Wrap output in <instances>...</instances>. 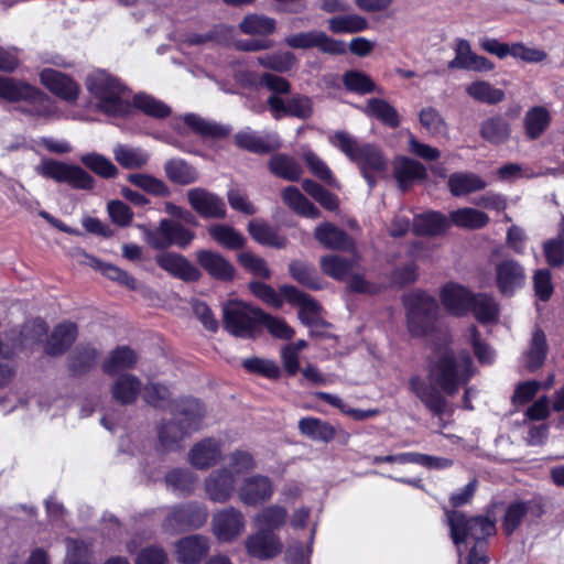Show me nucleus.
I'll use <instances>...</instances> for the list:
<instances>
[{"mask_svg": "<svg viewBox=\"0 0 564 564\" xmlns=\"http://www.w3.org/2000/svg\"><path fill=\"white\" fill-rule=\"evenodd\" d=\"M474 375L473 359L468 352L455 355L443 351L430 367V383L419 376L409 380V388L424 406L436 416H442L447 409V401L441 391L448 395L457 393Z\"/></svg>", "mask_w": 564, "mask_h": 564, "instance_id": "nucleus-1", "label": "nucleus"}, {"mask_svg": "<svg viewBox=\"0 0 564 564\" xmlns=\"http://www.w3.org/2000/svg\"><path fill=\"white\" fill-rule=\"evenodd\" d=\"M329 140L357 165L370 189L377 185L378 178L386 175L389 160L378 145L359 142L345 131H336Z\"/></svg>", "mask_w": 564, "mask_h": 564, "instance_id": "nucleus-2", "label": "nucleus"}, {"mask_svg": "<svg viewBox=\"0 0 564 564\" xmlns=\"http://www.w3.org/2000/svg\"><path fill=\"white\" fill-rule=\"evenodd\" d=\"M206 410L204 404L193 398H183L172 410V420L162 424L158 431L159 448L172 452L182 448V442L199 430Z\"/></svg>", "mask_w": 564, "mask_h": 564, "instance_id": "nucleus-3", "label": "nucleus"}, {"mask_svg": "<svg viewBox=\"0 0 564 564\" xmlns=\"http://www.w3.org/2000/svg\"><path fill=\"white\" fill-rule=\"evenodd\" d=\"M451 538L460 553V545L473 542L468 555L487 557V538L496 534L495 521L482 517H467L465 513L445 508Z\"/></svg>", "mask_w": 564, "mask_h": 564, "instance_id": "nucleus-4", "label": "nucleus"}, {"mask_svg": "<svg viewBox=\"0 0 564 564\" xmlns=\"http://www.w3.org/2000/svg\"><path fill=\"white\" fill-rule=\"evenodd\" d=\"M86 87L97 100L96 106L101 112L115 117H124L131 112L127 86L108 72H91L86 78Z\"/></svg>", "mask_w": 564, "mask_h": 564, "instance_id": "nucleus-5", "label": "nucleus"}, {"mask_svg": "<svg viewBox=\"0 0 564 564\" xmlns=\"http://www.w3.org/2000/svg\"><path fill=\"white\" fill-rule=\"evenodd\" d=\"M408 311V329L421 337L433 332L438 314L437 301L423 291H415L404 299Z\"/></svg>", "mask_w": 564, "mask_h": 564, "instance_id": "nucleus-6", "label": "nucleus"}, {"mask_svg": "<svg viewBox=\"0 0 564 564\" xmlns=\"http://www.w3.org/2000/svg\"><path fill=\"white\" fill-rule=\"evenodd\" d=\"M261 311L246 302L229 300L223 304L224 328L235 337H253L259 326Z\"/></svg>", "mask_w": 564, "mask_h": 564, "instance_id": "nucleus-7", "label": "nucleus"}, {"mask_svg": "<svg viewBox=\"0 0 564 564\" xmlns=\"http://www.w3.org/2000/svg\"><path fill=\"white\" fill-rule=\"evenodd\" d=\"M35 172L44 178L66 183L75 189L91 191L96 185L94 176L82 166L54 159L41 160Z\"/></svg>", "mask_w": 564, "mask_h": 564, "instance_id": "nucleus-8", "label": "nucleus"}, {"mask_svg": "<svg viewBox=\"0 0 564 564\" xmlns=\"http://www.w3.org/2000/svg\"><path fill=\"white\" fill-rule=\"evenodd\" d=\"M522 263L513 258H501L494 263V285L502 297L511 299L527 284Z\"/></svg>", "mask_w": 564, "mask_h": 564, "instance_id": "nucleus-9", "label": "nucleus"}, {"mask_svg": "<svg viewBox=\"0 0 564 564\" xmlns=\"http://www.w3.org/2000/svg\"><path fill=\"white\" fill-rule=\"evenodd\" d=\"M194 238V231L166 218L162 219L155 229H144V239L154 249H165L172 245L184 249Z\"/></svg>", "mask_w": 564, "mask_h": 564, "instance_id": "nucleus-10", "label": "nucleus"}, {"mask_svg": "<svg viewBox=\"0 0 564 564\" xmlns=\"http://www.w3.org/2000/svg\"><path fill=\"white\" fill-rule=\"evenodd\" d=\"M207 518L206 507L192 501L172 507L163 521V527L166 531L182 532L203 527Z\"/></svg>", "mask_w": 564, "mask_h": 564, "instance_id": "nucleus-11", "label": "nucleus"}, {"mask_svg": "<svg viewBox=\"0 0 564 564\" xmlns=\"http://www.w3.org/2000/svg\"><path fill=\"white\" fill-rule=\"evenodd\" d=\"M280 291L290 304L300 307L299 318L305 326L312 328L311 335L321 334L314 328L329 326V324L319 316L322 306L311 295L300 291L293 285H283L280 288Z\"/></svg>", "mask_w": 564, "mask_h": 564, "instance_id": "nucleus-12", "label": "nucleus"}, {"mask_svg": "<svg viewBox=\"0 0 564 564\" xmlns=\"http://www.w3.org/2000/svg\"><path fill=\"white\" fill-rule=\"evenodd\" d=\"M284 43L295 50L318 48L322 53L339 55L346 52L343 41L329 37L322 31L301 32L286 36Z\"/></svg>", "mask_w": 564, "mask_h": 564, "instance_id": "nucleus-13", "label": "nucleus"}, {"mask_svg": "<svg viewBox=\"0 0 564 564\" xmlns=\"http://www.w3.org/2000/svg\"><path fill=\"white\" fill-rule=\"evenodd\" d=\"M212 525L219 541L231 542L243 533L246 521L240 510L228 507L213 516Z\"/></svg>", "mask_w": 564, "mask_h": 564, "instance_id": "nucleus-14", "label": "nucleus"}, {"mask_svg": "<svg viewBox=\"0 0 564 564\" xmlns=\"http://www.w3.org/2000/svg\"><path fill=\"white\" fill-rule=\"evenodd\" d=\"M267 102L274 119H281L283 116L308 119L313 115L312 99L305 95L296 94L288 100L270 95Z\"/></svg>", "mask_w": 564, "mask_h": 564, "instance_id": "nucleus-15", "label": "nucleus"}, {"mask_svg": "<svg viewBox=\"0 0 564 564\" xmlns=\"http://www.w3.org/2000/svg\"><path fill=\"white\" fill-rule=\"evenodd\" d=\"M543 506L540 501L532 500H514L506 508L501 528L507 535H511L522 522L529 518H540L543 514Z\"/></svg>", "mask_w": 564, "mask_h": 564, "instance_id": "nucleus-16", "label": "nucleus"}, {"mask_svg": "<svg viewBox=\"0 0 564 564\" xmlns=\"http://www.w3.org/2000/svg\"><path fill=\"white\" fill-rule=\"evenodd\" d=\"M187 199L191 207L204 218L226 217V205L223 198L205 188H191L187 192Z\"/></svg>", "mask_w": 564, "mask_h": 564, "instance_id": "nucleus-17", "label": "nucleus"}, {"mask_svg": "<svg viewBox=\"0 0 564 564\" xmlns=\"http://www.w3.org/2000/svg\"><path fill=\"white\" fill-rule=\"evenodd\" d=\"M273 491V484L268 476L253 475L243 479L238 497L246 506L256 507L270 500Z\"/></svg>", "mask_w": 564, "mask_h": 564, "instance_id": "nucleus-18", "label": "nucleus"}, {"mask_svg": "<svg viewBox=\"0 0 564 564\" xmlns=\"http://www.w3.org/2000/svg\"><path fill=\"white\" fill-rule=\"evenodd\" d=\"M73 257L79 264L88 265L97 271H100L108 279L118 282L119 284L128 288L129 290H135L138 288L137 280L127 271L111 263H105L99 259L89 256L83 249H75L73 252Z\"/></svg>", "mask_w": 564, "mask_h": 564, "instance_id": "nucleus-19", "label": "nucleus"}, {"mask_svg": "<svg viewBox=\"0 0 564 564\" xmlns=\"http://www.w3.org/2000/svg\"><path fill=\"white\" fill-rule=\"evenodd\" d=\"M156 264L171 275L185 282L198 281L200 271L192 264L184 256L175 252H161L155 256Z\"/></svg>", "mask_w": 564, "mask_h": 564, "instance_id": "nucleus-20", "label": "nucleus"}, {"mask_svg": "<svg viewBox=\"0 0 564 564\" xmlns=\"http://www.w3.org/2000/svg\"><path fill=\"white\" fill-rule=\"evenodd\" d=\"M198 265L213 279L230 281L235 276V267L223 254L209 249H199L195 253Z\"/></svg>", "mask_w": 564, "mask_h": 564, "instance_id": "nucleus-21", "label": "nucleus"}, {"mask_svg": "<svg viewBox=\"0 0 564 564\" xmlns=\"http://www.w3.org/2000/svg\"><path fill=\"white\" fill-rule=\"evenodd\" d=\"M39 76L41 84L52 94L69 102L77 99L79 86L69 76L53 68H44Z\"/></svg>", "mask_w": 564, "mask_h": 564, "instance_id": "nucleus-22", "label": "nucleus"}, {"mask_svg": "<svg viewBox=\"0 0 564 564\" xmlns=\"http://www.w3.org/2000/svg\"><path fill=\"white\" fill-rule=\"evenodd\" d=\"M235 486V474L227 468L215 470L205 479L207 497L218 503H224L231 498Z\"/></svg>", "mask_w": 564, "mask_h": 564, "instance_id": "nucleus-23", "label": "nucleus"}, {"mask_svg": "<svg viewBox=\"0 0 564 564\" xmlns=\"http://www.w3.org/2000/svg\"><path fill=\"white\" fill-rule=\"evenodd\" d=\"M448 68L489 72L494 69V63L485 56L475 54L469 42L462 39L457 41L455 57L448 63Z\"/></svg>", "mask_w": 564, "mask_h": 564, "instance_id": "nucleus-24", "label": "nucleus"}, {"mask_svg": "<svg viewBox=\"0 0 564 564\" xmlns=\"http://www.w3.org/2000/svg\"><path fill=\"white\" fill-rule=\"evenodd\" d=\"M248 553L259 560H269L282 551V543L279 538L268 530L260 529L246 540Z\"/></svg>", "mask_w": 564, "mask_h": 564, "instance_id": "nucleus-25", "label": "nucleus"}, {"mask_svg": "<svg viewBox=\"0 0 564 564\" xmlns=\"http://www.w3.org/2000/svg\"><path fill=\"white\" fill-rule=\"evenodd\" d=\"M315 239L326 249L351 252L355 250L354 239L332 223H324L314 230Z\"/></svg>", "mask_w": 564, "mask_h": 564, "instance_id": "nucleus-26", "label": "nucleus"}, {"mask_svg": "<svg viewBox=\"0 0 564 564\" xmlns=\"http://www.w3.org/2000/svg\"><path fill=\"white\" fill-rule=\"evenodd\" d=\"M427 176L425 166L408 156H399L393 161V177L402 192L408 191L415 182Z\"/></svg>", "mask_w": 564, "mask_h": 564, "instance_id": "nucleus-27", "label": "nucleus"}, {"mask_svg": "<svg viewBox=\"0 0 564 564\" xmlns=\"http://www.w3.org/2000/svg\"><path fill=\"white\" fill-rule=\"evenodd\" d=\"M209 551V540L200 534H193L178 540L175 554L183 564H198Z\"/></svg>", "mask_w": 564, "mask_h": 564, "instance_id": "nucleus-28", "label": "nucleus"}, {"mask_svg": "<svg viewBox=\"0 0 564 564\" xmlns=\"http://www.w3.org/2000/svg\"><path fill=\"white\" fill-rule=\"evenodd\" d=\"M471 292L465 286L455 283H446L440 292L441 302L453 315L463 316L469 312Z\"/></svg>", "mask_w": 564, "mask_h": 564, "instance_id": "nucleus-29", "label": "nucleus"}, {"mask_svg": "<svg viewBox=\"0 0 564 564\" xmlns=\"http://www.w3.org/2000/svg\"><path fill=\"white\" fill-rule=\"evenodd\" d=\"M24 101L26 105L18 108L22 113L46 120L54 119L57 115L53 99L35 86L31 88Z\"/></svg>", "mask_w": 564, "mask_h": 564, "instance_id": "nucleus-30", "label": "nucleus"}, {"mask_svg": "<svg viewBox=\"0 0 564 564\" xmlns=\"http://www.w3.org/2000/svg\"><path fill=\"white\" fill-rule=\"evenodd\" d=\"M234 138L238 148L257 154L270 153L281 147L276 137H261L249 128L237 132Z\"/></svg>", "mask_w": 564, "mask_h": 564, "instance_id": "nucleus-31", "label": "nucleus"}, {"mask_svg": "<svg viewBox=\"0 0 564 564\" xmlns=\"http://www.w3.org/2000/svg\"><path fill=\"white\" fill-rule=\"evenodd\" d=\"M221 457L218 442L213 438H205L195 444L188 453V462L197 469H208Z\"/></svg>", "mask_w": 564, "mask_h": 564, "instance_id": "nucleus-32", "label": "nucleus"}, {"mask_svg": "<svg viewBox=\"0 0 564 564\" xmlns=\"http://www.w3.org/2000/svg\"><path fill=\"white\" fill-rule=\"evenodd\" d=\"M511 124L501 115H495L481 121L479 127L480 137L492 145H501L511 137Z\"/></svg>", "mask_w": 564, "mask_h": 564, "instance_id": "nucleus-33", "label": "nucleus"}, {"mask_svg": "<svg viewBox=\"0 0 564 564\" xmlns=\"http://www.w3.org/2000/svg\"><path fill=\"white\" fill-rule=\"evenodd\" d=\"M141 391V380L131 373L120 375L111 387L112 399L121 405L133 404Z\"/></svg>", "mask_w": 564, "mask_h": 564, "instance_id": "nucleus-34", "label": "nucleus"}, {"mask_svg": "<svg viewBox=\"0 0 564 564\" xmlns=\"http://www.w3.org/2000/svg\"><path fill=\"white\" fill-rule=\"evenodd\" d=\"M77 326L70 322H64L55 326L45 345V351L51 356L63 355L76 340Z\"/></svg>", "mask_w": 564, "mask_h": 564, "instance_id": "nucleus-35", "label": "nucleus"}, {"mask_svg": "<svg viewBox=\"0 0 564 564\" xmlns=\"http://www.w3.org/2000/svg\"><path fill=\"white\" fill-rule=\"evenodd\" d=\"M469 311L481 324L497 323L500 315V305L497 300L489 294H471Z\"/></svg>", "mask_w": 564, "mask_h": 564, "instance_id": "nucleus-36", "label": "nucleus"}, {"mask_svg": "<svg viewBox=\"0 0 564 564\" xmlns=\"http://www.w3.org/2000/svg\"><path fill=\"white\" fill-rule=\"evenodd\" d=\"M448 227L446 216L437 212L417 215L412 224L413 232L417 236H437L445 232Z\"/></svg>", "mask_w": 564, "mask_h": 564, "instance_id": "nucleus-37", "label": "nucleus"}, {"mask_svg": "<svg viewBox=\"0 0 564 564\" xmlns=\"http://www.w3.org/2000/svg\"><path fill=\"white\" fill-rule=\"evenodd\" d=\"M138 362V355L128 346L113 349L102 364V371L108 376L118 375L134 368Z\"/></svg>", "mask_w": 564, "mask_h": 564, "instance_id": "nucleus-38", "label": "nucleus"}, {"mask_svg": "<svg viewBox=\"0 0 564 564\" xmlns=\"http://www.w3.org/2000/svg\"><path fill=\"white\" fill-rule=\"evenodd\" d=\"M551 113L543 106L530 108L523 118L525 135L530 140L539 139L551 124Z\"/></svg>", "mask_w": 564, "mask_h": 564, "instance_id": "nucleus-39", "label": "nucleus"}, {"mask_svg": "<svg viewBox=\"0 0 564 564\" xmlns=\"http://www.w3.org/2000/svg\"><path fill=\"white\" fill-rule=\"evenodd\" d=\"M268 169L273 175L291 182L299 181L303 174L301 164L293 156L284 153L271 156Z\"/></svg>", "mask_w": 564, "mask_h": 564, "instance_id": "nucleus-40", "label": "nucleus"}, {"mask_svg": "<svg viewBox=\"0 0 564 564\" xmlns=\"http://www.w3.org/2000/svg\"><path fill=\"white\" fill-rule=\"evenodd\" d=\"M319 265L326 275L338 281H345L356 268L357 260L328 254L321 258Z\"/></svg>", "mask_w": 564, "mask_h": 564, "instance_id": "nucleus-41", "label": "nucleus"}, {"mask_svg": "<svg viewBox=\"0 0 564 564\" xmlns=\"http://www.w3.org/2000/svg\"><path fill=\"white\" fill-rule=\"evenodd\" d=\"M300 432L315 442L329 443L335 437V429L332 424L317 417H303L299 421Z\"/></svg>", "mask_w": 564, "mask_h": 564, "instance_id": "nucleus-42", "label": "nucleus"}, {"mask_svg": "<svg viewBox=\"0 0 564 564\" xmlns=\"http://www.w3.org/2000/svg\"><path fill=\"white\" fill-rule=\"evenodd\" d=\"M283 202L296 214L316 219L321 216L318 208L311 203L295 186H288L282 191Z\"/></svg>", "mask_w": 564, "mask_h": 564, "instance_id": "nucleus-43", "label": "nucleus"}, {"mask_svg": "<svg viewBox=\"0 0 564 564\" xmlns=\"http://www.w3.org/2000/svg\"><path fill=\"white\" fill-rule=\"evenodd\" d=\"M364 112L389 128L394 129L400 124V116L397 109L384 99L370 98L364 108Z\"/></svg>", "mask_w": 564, "mask_h": 564, "instance_id": "nucleus-44", "label": "nucleus"}, {"mask_svg": "<svg viewBox=\"0 0 564 564\" xmlns=\"http://www.w3.org/2000/svg\"><path fill=\"white\" fill-rule=\"evenodd\" d=\"M166 177L175 184L188 185L198 180L196 169L183 159H171L164 164Z\"/></svg>", "mask_w": 564, "mask_h": 564, "instance_id": "nucleus-45", "label": "nucleus"}, {"mask_svg": "<svg viewBox=\"0 0 564 564\" xmlns=\"http://www.w3.org/2000/svg\"><path fill=\"white\" fill-rule=\"evenodd\" d=\"M276 21L263 14H247L239 23V30L247 35L268 36L275 32Z\"/></svg>", "mask_w": 564, "mask_h": 564, "instance_id": "nucleus-46", "label": "nucleus"}, {"mask_svg": "<svg viewBox=\"0 0 564 564\" xmlns=\"http://www.w3.org/2000/svg\"><path fill=\"white\" fill-rule=\"evenodd\" d=\"M208 234L216 243L230 250L241 249L246 243L243 235L228 225H213Z\"/></svg>", "mask_w": 564, "mask_h": 564, "instance_id": "nucleus-47", "label": "nucleus"}, {"mask_svg": "<svg viewBox=\"0 0 564 564\" xmlns=\"http://www.w3.org/2000/svg\"><path fill=\"white\" fill-rule=\"evenodd\" d=\"M486 186V182L473 173H453L448 178L451 193L457 197L481 191Z\"/></svg>", "mask_w": 564, "mask_h": 564, "instance_id": "nucleus-48", "label": "nucleus"}, {"mask_svg": "<svg viewBox=\"0 0 564 564\" xmlns=\"http://www.w3.org/2000/svg\"><path fill=\"white\" fill-rule=\"evenodd\" d=\"M449 218L457 227L470 230L484 228L489 223V217L486 213L471 207L453 210L449 214Z\"/></svg>", "mask_w": 564, "mask_h": 564, "instance_id": "nucleus-49", "label": "nucleus"}, {"mask_svg": "<svg viewBox=\"0 0 564 564\" xmlns=\"http://www.w3.org/2000/svg\"><path fill=\"white\" fill-rule=\"evenodd\" d=\"M135 108L142 113L154 119H164L172 113V109L165 102L155 97L141 93L133 97L131 109Z\"/></svg>", "mask_w": 564, "mask_h": 564, "instance_id": "nucleus-50", "label": "nucleus"}, {"mask_svg": "<svg viewBox=\"0 0 564 564\" xmlns=\"http://www.w3.org/2000/svg\"><path fill=\"white\" fill-rule=\"evenodd\" d=\"M115 160L128 170L141 169L148 164L150 155L140 148L117 144L113 149Z\"/></svg>", "mask_w": 564, "mask_h": 564, "instance_id": "nucleus-51", "label": "nucleus"}, {"mask_svg": "<svg viewBox=\"0 0 564 564\" xmlns=\"http://www.w3.org/2000/svg\"><path fill=\"white\" fill-rule=\"evenodd\" d=\"M466 93L474 100L486 105H497L505 100L506 97L502 89L494 87L486 80L473 82L466 87Z\"/></svg>", "mask_w": 564, "mask_h": 564, "instance_id": "nucleus-52", "label": "nucleus"}, {"mask_svg": "<svg viewBox=\"0 0 564 564\" xmlns=\"http://www.w3.org/2000/svg\"><path fill=\"white\" fill-rule=\"evenodd\" d=\"M171 397L172 393L169 387L158 382H149L143 388V399L149 405L153 408H170V411L172 412L175 403L180 402L183 398L178 400H172Z\"/></svg>", "mask_w": 564, "mask_h": 564, "instance_id": "nucleus-53", "label": "nucleus"}, {"mask_svg": "<svg viewBox=\"0 0 564 564\" xmlns=\"http://www.w3.org/2000/svg\"><path fill=\"white\" fill-rule=\"evenodd\" d=\"M289 272L295 281L311 290H321L323 288L321 278L313 264L301 260H293L289 264Z\"/></svg>", "mask_w": 564, "mask_h": 564, "instance_id": "nucleus-54", "label": "nucleus"}, {"mask_svg": "<svg viewBox=\"0 0 564 564\" xmlns=\"http://www.w3.org/2000/svg\"><path fill=\"white\" fill-rule=\"evenodd\" d=\"M547 354V343L545 334L541 328H535L530 341V347L525 352L527 362L525 366L530 371H534L540 368Z\"/></svg>", "mask_w": 564, "mask_h": 564, "instance_id": "nucleus-55", "label": "nucleus"}, {"mask_svg": "<svg viewBox=\"0 0 564 564\" xmlns=\"http://www.w3.org/2000/svg\"><path fill=\"white\" fill-rule=\"evenodd\" d=\"M286 518L288 511L284 507L271 505L258 512L253 518V522L260 529L272 532L283 527L286 522Z\"/></svg>", "mask_w": 564, "mask_h": 564, "instance_id": "nucleus-56", "label": "nucleus"}, {"mask_svg": "<svg viewBox=\"0 0 564 564\" xmlns=\"http://www.w3.org/2000/svg\"><path fill=\"white\" fill-rule=\"evenodd\" d=\"M248 231L258 243L279 249L284 248L286 245V239L279 236L267 223L251 220L248 225Z\"/></svg>", "mask_w": 564, "mask_h": 564, "instance_id": "nucleus-57", "label": "nucleus"}, {"mask_svg": "<svg viewBox=\"0 0 564 564\" xmlns=\"http://www.w3.org/2000/svg\"><path fill=\"white\" fill-rule=\"evenodd\" d=\"M79 161L94 174L102 178H113L118 175V167L107 156L90 152L80 155Z\"/></svg>", "mask_w": 564, "mask_h": 564, "instance_id": "nucleus-58", "label": "nucleus"}, {"mask_svg": "<svg viewBox=\"0 0 564 564\" xmlns=\"http://www.w3.org/2000/svg\"><path fill=\"white\" fill-rule=\"evenodd\" d=\"M183 120L194 132L202 137L223 138L229 133L227 127L208 121L195 113L185 115Z\"/></svg>", "mask_w": 564, "mask_h": 564, "instance_id": "nucleus-59", "label": "nucleus"}, {"mask_svg": "<svg viewBox=\"0 0 564 564\" xmlns=\"http://www.w3.org/2000/svg\"><path fill=\"white\" fill-rule=\"evenodd\" d=\"M33 85L13 77L0 76V98L18 102L24 101Z\"/></svg>", "mask_w": 564, "mask_h": 564, "instance_id": "nucleus-60", "label": "nucleus"}, {"mask_svg": "<svg viewBox=\"0 0 564 564\" xmlns=\"http://www.w3.org/2000/svg\"><path fill=\"white\" fill-rule=\"evenodd\" d=\"M343 84L349 91L359 95L381 93L369 75L361 70H348L343 75Z\"/></svg>", "mask_w": 564, "mask_h": 564, "instance_id": "nucleus-61", "label": "nucleus"}, {"mask_svg": "<svg viewBox=\"0 0 564 564\" xmlns=\"http://www.w3.org/2000/svg\"><path fill=\"white\" fill-rule=\"evenodd\" d=\"M257 63L273 72L286 73L296 64V57L291 52H276L257 57Z\"/></svg>", "mask_w": 564, "mask_h": 564, "instance_id": "nucleus-62", "label": "nucleus"}, {"mask_svg": "<svg viewBox=\"0 0 564 564\" xmlns=\"http://www.w3.org/2000/svg\"><path fill=\"white\" fill-rule=\"evenodd\" d=\"M97 350L90 346H79L69 357V368L74 375L86 373L97 360Z\"/></svg>", "mask_w": 564, "mask_h": 564, "instance_id": "nucleus-63", "label": "nucleus"}, {"mask_svg": "<svg viewBox=\"0 0 564 564\" xmlns=\"http://www.w3.org/2000/svg\"><path fill=\"white\" fill-rule=\"evenodd\" d=\"M196 480V476L187 469H173L165 476L166 485L182 496L192 494Z\"/></svg>", "mask_w": 564, "mask_h": 564, "instance_id": "nucleus-64", "label": "nucleus"}]
</instances>
